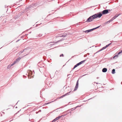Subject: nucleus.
Segmentation results:
<instances>
[{"label": "nucleus", "instance_id": "f257e3e1", "mask_svg": "<svg viewBox=\"0 0 122 122\" xmlns=\"http://www.w3.org/2000/svg\"><path fill=\"white\" fill-rule=\"evenodd\" d=\"M102 14L101 13H97L91 16L87 19V21L88 22H90L92 21L94 19L97 17L100 18L102 16Z\"/></svg>", "mask_w": 122, "mask_h": 122}, {"label": "nucleus", "instance_id": "f03ea898", "mask_svg": "<svg viewBox=\"0 0 122 122\" xmlns=\"http://www.w3.org/2000/svg\"><path fill=\"white\" fill-rule=\"evenodd\" d=\"M57 35V36H55L54 37V38H55L59 37H65L67 35V34H66L65 33H64L62 35L61 34H59Z\"/></svg>", "mask_w": 122, "mask_h": 122}, {"label": "nucleus", "instance_id": "7ed1b4c3", "mask_svg": "<svg viewBox=\"0 0 122 122\" xmlns=\"http://www.w3.org/2000/svg\"><path fill=\"white\" fill-rule=\"evenodd\" d=\"M85 60H84L83 61H82L80 62H79V63L77 64L76 65H75L74 67L73 68V69H74L75 68H76V67H77L78 66H79L80 65L82 64L84 62Z\"/></svg>", "mask_w": 122, "mask_h": 122}, {"label": "nucleus", "instance_id": "20e7f679", "mask_svg": "<svg viewBox=\"0 0 122 122\" xmlns=\"http://www.w3.org/2000/svg\"><path fill=\"white\" fill-rule=\"evenodd\" d=\"M99 27V26H98V27H97L96 28H93V29H91V30H86L85 31V33H88L89 32H90L91 31L93 30H95V29L98 28Z\"/></svg>", "mask_w": 122, "mask_h": 122}, {"label": "nucleus", "instance_id": "39448f33", "mask_svg": "<svg viewBox=\"0 0 122 122\" xmlns=\"http://www.w3.org/2000/svg\"><path fill=\"white\" fill-rule=\"evenodd\" d=\"M65 115H62V116H59L58 117H57L53 121V122H55V121H56L57 120L59 119V118H60L62 116H64Z\"/></svg>", "mask_w": 122, "mask_h": 122}, {"label": "nucleus", "instance_id": "423d86ee", "mask_svg": "<svg viewBox=\"0 0 122 122\" xmlns=\"http://www.w3.org/2000/svg\"><path fill=\"white\" fill-rule=\"evenodd\" d=\"M108 10H103L102 12V14H106L108 13Z\"/></svg>", "mask_w": 122, "mask_h": 122}, {"label": "nucleus", "instance_id": "0eeeda50", "mask_svg": "<svg viewBox=\"0 0 122 122\" xmlns=\"http://www.w3.org/2000/svg\"><path fill=\"white\" fill-rule=\"evenodd\" d=\"M78 82H79V80H78L77 81L76 84V86L75 87V88L74 89L75 91L78 88V84H79Z\"/></svg>", "mask_w": 122, "mask_h": 122}, {"label": "nucleus", "instance_id": "6e6552de", "mask_svg": "<svg viewBox=\"0 0 122 122\" xmlns=\"http://www.w3.org/2000/svg\"><path fill=\"white\" fill-rule=\"evenodd\" d=\"M111 44V43H110L108 44L107 45L103 47L100 50V51H102V50L106 48L108 46L110 45Z\"/></svg>", "mask_w": 122, "mask_h": 122}, {"label": "nucleus", "instance_id": "1a4fd4ad", "mask_svg": "<svg viewBox=\"0 0 122 122\" xmlns=\"http://www.w3.org/2000/svg\"><path fill=\"white\" fill-rule=\"evenodd\" d=\"M122 52V50H121L118 53V55H116L114 56V57H113V58H115V57H117L118 56V55H119V54L121 53Z\"/></svg>", "mask_w": 122, "mask_h": 122}, {"label": "nucleus", "instance_id": "9d476101", "mask_svg": "<svg viewBox=\"0 0 122 122\" xmlns=\"http://www.w3.org/2000/svg\"><path fill=\"white\" fill-rule=\"evenodd\" d=\"M107 69L106 68H104L102 69V71L103 72H105L107 71Z\"/></svg>", "mask_w": 122, "mask_h": 122}, {"label": "nucleus", "instance_id": "9b49d317", "mask_svg": "<svg viewBox=\"0 0 122 122\" xmlns=\"http://www.w3.org/2000/svg\"><path fill=\"white\" fill-rule=\"evenodd\" d=\"M20 59H21V58H20V57H19L18 59H16L15 60V62L16 63V62H17L18 61H19V60Z\"/></svg>", "mask_w": 122, "mask_h": 122}, {"label": "nucleus", "instance_id": "f8f14e48", "mask_svg": "<svg viewBox=\"0 0 122 122\" xmlns=\"http://www.w3.org/2000/svg\"><path fill=\"white\" fill-rule=\"evenodd\" d=\"M112 72L113 74H114L115 73V70L114 69H113L112 70Z\"/></svg>", "mask_w": 122, "mask_h": 122}, {"label": "nucleus", "instance_id": "ddd939ff", "mask_svg": "<svg viewBox=\"0 0 122 122\" xmlns=\"http://www.w3.org/2000/svg\"><path fill=\"white\" fill-rule=\"evenodd\" d=\"M118 16H116V15L114 16L113 18H112L111 20H113L114 19H115Z\"/></svg>", "mask_w": 122, "mask_h": 122}, {"label": "nucleus", "instance_id": "4468645a", "mask_svg": "<svg viewBox=\"0 0 122 122\" xmlns=\"http://www.w3.org/2000/svg\"><path fill=\"white\" fill-rule=\"evenodd\" d=\"M38 5V4L37 3H36L33 4V5L35 6H37Z\"/></svg>", "mask_w": 122, "mask_h": 122}, {"label": "nucleus", "instance_id": "2eb2a0df", "mask_svg": "<svg viewBox=\"0 0 122 122\" xmlns=\"http://www.w3.org/2000/svg\"><path fill=\"white\" fill-rule=\"evenodd\" d=\"M66 94H65V95H63L61 96V97H60L59 98H62L63 97H64L65 96H66Z\"/></svg>", "mask_w": 122, "mask_h": 122}, {"label": "nucleus", "instance_id": "dca6fc26", "mask_svg": "<svg viewBox=\"0 0 122 122\" xmlns=\"http://www.w3.org/2000/svg\"><path fill=\"white\" fill-rule=\"evenodd\" d=\"M16 63L15 62V61H14V62L12 64H11V66H13V65H14Z\"/></svg>", "mask_w": 122, "mask_h": 122}, {"label": "nucleus", "instance_id": "f3484780", "mask_svg": "<svg viewBox=\"0 0 122 122\" xmlns=\"http://www.w3.org/2000/svg\"><path fill=\"white\" fill-rule=\"evenodd\" d=\"M60 57H62V56H63V54H62L61 55H60Z\"/></svg>", "mask_w": 122, "mask_h": 122}]
</instances>
